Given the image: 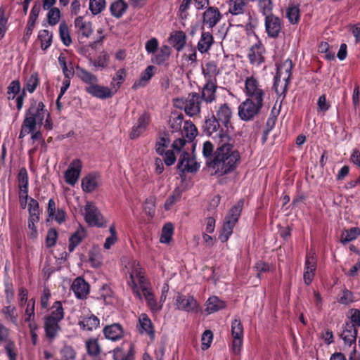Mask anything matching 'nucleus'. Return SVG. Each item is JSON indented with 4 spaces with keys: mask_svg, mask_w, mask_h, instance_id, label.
<instances>
[{
    "mask_svg": "<svg viewBox=\"0 0 360 360\" xmlns=\"http://www.w3.org/2000/svg\"><path fill=\"white\" fill-rule=\"evenodd\" d=\"M124 273L128 285L133 293L139 300L145 299L148 307L153 313H158L162 309L163 303L158 302L151 289L150 283L138 261L134 259L124 258Z\"/></svg>",
    "mask_w": 360,
    "mask_h": 360,
    "instance_id": "f257e3e1",
    "label": "nucleus"
},
{
    "mask_svg": "<svg viewBox=\"0 0 360 360\" xmlns=\"http://www.w3.org/2000/svg\"><path fill=\"white\" fill-rule=\"evenodd\" d=\"M124 273L128 285L133 293L139 300L145 299L148 307L153 313H158L162 309L163 303L158 302L151 289L150 283L138 261L134 259L124 258Z\"/></svg>",
    "mask_w": 360,
    "mask_h": 360,
    "instance_id": "f03ea898",
    "label": "nucleus"
},
{
    "mask_svg": "<svg viewBox=\"0 0 360 360\" xmlns=\"http://www.w3.org/2000/svg\"><path fill=\"white\" fill-rule=\"evenodd\" d=\"M213 138L217 148L210 166L214 169L215 174L221 176L235 169L240 160V154L230 143L231 138L226 132L220 131Z\"/></svg>",
    "mask_w": 360,
    "mask_h": 360,
    "instance_id": "7ed1b4c3",
    "label": "nucleus"
},
{
    "mask_svg": "<svg viewBox=\"0 0 360 360\" xmlns=\"http://www.w3.org/2000/svg\"><path fill=\"white\" fill-rule=\"evenodd\" d=\"M41 125H44L46 130L52 129L53 123L50 114L43 102L32 100L29 108L25 112L19 138L22 139Z\"/></svg>",
    "mask_w": 360,
    "mask_h": 360,
    "instance_id": "20e7f679",
    "label": "nucleus"
},
{
    "mask_svg": "<svg viewBox=\"0 0 360 360\" xmlns=\"http://www.w3.org/2000/svg\"><path fill=\"white\" fill-rule=\"evenodd\" d=\"M76 76L85 84V91L94 97L100 99L111 98L114 92L108 86L98 84L96 75L80 67L75 68Z\"/></svg>",
    "mask_w": 360,
    "mask_h": 360,
    "instance_id": "39448f33",
    "label": "nucleus"
},
{
    "mask_svg": "<svg viewBox=\"0 0 360 360\" xmlns=\"http://www.w3.org/2000/svg\"><path fill=\"white\" fill-rule=\"evenodd\" d=\"M243 91L248 99L264 103L266 98L267 89L253 75L245 78Z\"/></svg>",
    "mask_w": 360,
    "mask_h": 360,
    "instance_id": "423d86ee",
    "label": "nucleus"
},
{
    "mask_svg": "<svg viewBox=\"0 0 360 360\" xmlns=\"http://www.w3.org/2000/svg\"><path fill=\"white\" fill-rule=\"evenodd\" d=\"M243 206V200H240L230 210L228 215L226 217L221 232L219 236L222 242H226L233 233V229L237 223L240 215Z\"/></svg>",
    "mask_w": 360,
    "mask_h": 360,
    "instance_id": "0eeeda50",
    "label": "nucleus"
},
{
    "mask_svg": "<svg viewBox=\"0 0 360 360\" xmlns=\"http://www.w3.org/2000/svg\"><path fill=\"white\" fill-rule=\"evenodd\" d=\"M264 103L246 98L238 108L239 117L243 121L252 120L261 111Z\"/></svg>",
    "mask_w": 360,
    "mask_h": 360,
    "instance_id": "6e6552de",
    "label": "nucleus"
},
{
    "mask_svg": "<svg viewBox=\"0 0 360 360\" xmlns=\"http://www.w3.org/2000/svg\"><path fill=\"white\" fill-rule=\"evenodd\" d=\"M174 105L177 108H183L190 117L196 115L200 112V96L197 93L188 94L186 99L174 100Z\"/></svg>",
    "mask_w": 360,
    "mask_h": 360,
    "instance_id": "1a4fd4ad",
    "label": "nucleus"
},
{
    "mask_svg": "<svg viewBox=\"0 0 360 360\" xmlns=\"http://www.w3.org/2000/svg\"><path fill=\"white\" fill-rule=\"evenodd\" d=\"M84 219L90 226L102 228L107 224V220L92 202H87L84 206Z\"/></svg>",
    "mask_w": 360,
    "mask_h": 360,
    "instance_id": "9d476101",
    "label": "nucleus"
},
{
    "mask_svg": "<svg viewBox=\"0 0 360 360\" xmlns=\"http://www.w3.org/2000/svg\"><path fill=\"white\" fill-rule=\"evenodd\" d=\"M28 229L30 230L29 237L31 238H36L38 236L37 229L35 226L39 221V202L34 198H30L28 203Z\"/></svg>",
    "mask_w": 360,
    "mask_h": 360,
    "instance_id": "9b49d317",
    "label": "nucleus"
},
{
    "mask_svg": "<svg viewBox=\"0 0 360 360\" xmlns=\"http://www.w3.org/2000/svg\"><path fill=\"white\" fill-rule=\"evenodd\" d=\"M292 68V60L286 59L281 65L277 66V73L275 77L274 89L277 94H279L278 83L283 82L284 84L283 91L286 89L288 83L291 76Z\"/></svg>",
    "mask_w": 360,
    "mask_h": 360,
    "instance_id": "f8f14e48",
    "label": "nucleus"
},
{
    "mask_svg": "<svg viewBox=\"0 0 360 360\" xmlns=\"http://www.w3.org/2000/svg\"><path fill=\"white\" fill-rule=\"evenodd\" d=\"M231 335L233 352L235 354H238L241 351L243 338V328L240 319H236L232 321Z\"/></svg>",
    "mask_w": 360,
    "mask_h": 360,
    "instance_id": "ddd939ff",
    "label": "nucleus"
},
{
    "mask_svg": "<svg viewBox=\"0 0 360 360\" xmlns=\"http://www.w3.org/2000/svg\"><path fill=\"white\" fill-rule=\"evenodd\" d=\"M82 169V162L79 159H74L64 173L65 182L74 186L78 181Z\"/></svg>",
    "mask_w": 360,
    "mask_h": 360,
    "instance_id": "4468645a",
    "label": "nucleus"
},
{
    "mask_svg": "<svg viewBox=\"0 0 360 360\" xmlns=\"http://www.w3.org/2000/svg\"><path fill=\"white\" fill-rule=\"evenodd\" d=\"M316 269V258L315 253L310 252L306 256L303 278L304 283L309 285L311 283Z\"/></svg>",
    "mask_w": 360,
    "mask_h": 360,
    "instance_id": "2eb2a0df",
    "label": "nucleus"
},
{
    "mask_svg": "<svg viewBox=\"0 0 360 360\" xmlns=\"http://www.w3.org/2000/svg\"><path fill=\"white\" fill-rule=\"evenodd\" d=\"M175 304L179 310L188 312L195 311L199 307L196 300L193 296H185L181 294L176 295Z\"/></svg>",
    "mask_w": 360,
    "mask_h": 360,
    "instance_id": "dca6fc26",
    "label": "nucleus"
},
{
    "mask_svg": "<svg viewBox=\"0 0 360 360\" xmlns=\"http://www.w3.org/2000/svg\"><path fill=\"white\" fill-rule=\"evenodd\" d=\"M200 167V165L196 162L188 152H183L179 160L178 168L183 172H195Z\"/></svg>",
    "mask_w": 360,
    "mask_h": 360,
    "instance_id": "f3484780",
    "label": "nucleus"
},
{
    "mask_svg": "<svg viewBox=\"0 0 360 360\" xmlns=\"http://www.w3.org/2000/svg\"><path fill=\"white\" fill-rule=\"evenodd\" d=\"M247 0H229L227 2L228 11L226 15L230 14L231 18L229 19L233 21L236 16L244 15L247 11Z\"/></svg>",
    "mask_w": 360,
    "mask_h": 360,
    "instance_id": "a211bd4d",
    "label": "nucleus"
},
{
    "mask_svg": "<svg viewBox=\"0 0 360 360\" xmlns=\"http://www.w3.org/2000/svg\"><path fill=\"white\" fill-rule=\"evenodd\" d=\"M264 47L260 42L252 46L248 53L250 63L257 66L261 65L264 62Z\"/></svg>",
    "mask_w": 360,
    "mask_h": 360,
    "instance_id": "6ab92c4d",
    "label": "nucleus"
},
{
    "mask_svg": "<svg viewBox=\"0 0 360 360\" xmlns=\"http://www.w3.org/2000/svg\"><path fill=\"white\" fill-rule=\"evenodd\" d=\"M71 290L77 298L84 299L89 293V285L82 277H77L73 281Z\"/></svg>",
    "mask_w": 360,
    "mask_h": 360,
    "instance_id": "aec40b11",
    "label": "nucleus"
},
{
    "mask_svg": "<svg viewBox=\"0 0 360 360\" xmlns=\"http://www.w3.org/2000/svg\"><path fill=\"white\" fill-rule=\"evenodd\" d=\"M265 27L269 37H276L281 30L280 19L274 15H267L265 18Z\"/></svg>",
    "mask_w": 360,
    "mask_h": 360,
    "instance_id": "412c9836",
    "label": "nucleus"
},
{
    "mask_svg": "<svg viewBox=\"0 0 360 360\" xmlns=\"http://www.w3.org/2000/svg\"><path fill=\"white\" fill-rule=\"evenodd\" d=\"M221 18V15L218 8L209 7L203 13L202 22L209 28H212L220 21Z\"/></svg>",
    "mask_w": 360,
    "mask_h": 360,
    "instance_id": "4be33fe9",
    "label": "nucleus"
},
{
    "mask_svg": "<svg viewBox=\"0 0 360 360\" xmlns=\"http://www.w3.org/2000/svg\"><path fill=\"white\" fill-rule=\"evenodd\" d=\"M357 333L356 328H355L353 324L346 322L342 326V331L340 337L346 345L351 346L352 344L355 343Z\"/></svg>",
    "mask_w": 360,
    "mask_h": 360,
    "instance_id": "5701e85b",
    "label": "nucleus"
},
{
    "mask_svg": "<svg viewBox=\"0 0 360 360\" xmlns=\"http://www.w3.org/2000/svg\"><path fill=\"white\" fill-rule=\"evenodd\" d=\"M74 25L78 33L83 37L88 38L93 32L91 22L85 20L82 16L77 17L74 21Z\"/></svg>",
    "mask_w": 360,
    "mask_h": 360,
    "instance_id": "b1692460",
    "label": "nucleus"
},
{
    "mask_svg": "<svg viewBox=\"0 0 360 360\" xmlns=\"http://www.w3.org/2000/svg\"><path fill=\"white\" fill-rule=\"evenodd\" d=\"M105 337L112 341H117L120 340L124 335V330L121 325L114 323L107 326L103 329Z\"/></svg>",
    "mask_w": 360,
    "mask_h": 360,
    "instance_id": "393cba45",
    "label": "nucleus"
},
{
    "mask_svg": "<svg viewBox=\"0 0 360 360\" xmlns=\"http://www.w3.org/2000/svg\"><path fill=\"white\" fill-rule=\"evenodd\" d=\"M168 40L177 51H181L185 47L186 35L183 31H174L170 34Z\"/></svg>",
    "mask_w": 360,
    "mask_h": 360,
    "instance_id": "a878e982",
    "label": "nucleus"
},
{
    "mask_svg": "<svg viewBox=\"0 0 360 360\" xmlns=\"http://www.w3.org/2000/svg\"><path fill=\"white\" fill-rule=\"evenodd\" d=\"M139 322L140 333L148 334L150 338L153 340L155 339V331L152 321L148 315L146 314H141L139 316Z\"/></svg>",
    "mask_w": 360,
    "mask_h": 360,
    "instance_id": "bb28decb",
    "label": "nucleus"
},
{
    "mask_svg": "<svg viewBox=\"0 0 360 360\" xmlns=\"http://www.w3.org/2000/svg\"><path fill=\"white\" fill-rule=\"evenodd\" d=\"M47 212L49 218L59 224L65 221V212L62 209H56V202L52 198L49 200Z\"/></svg>",
    "mask_w": 360,
    "mask_h": 360,
    "instance_id": "cd10ccee",
    "label": "nucleus"
},
{
    "mask_svg": "<svg viewBox=\"0 0 360 360\" xmlns=\"http://www.w3.org/2000/svg\"><path fill=\"white\" fill-rule=\"evenodd\" d=\"M202 74L206 79V82H216V77L219 73L217 65L214 61H209L202 68Z\"/></svg>",
    "mask_w": 360,
    "mask_h": 360,
    "instance_id": "c85d7f7f",
    "label": "nucleus"
},
{
    "mask_svg": "<svg viewBox=\"0 0 360 360\" xmlns=\"http://www.w3.org/2000/svg\"><path fill=\"white\" fill-rule=\"evenodd\" d=\"M155 69V68L153 65H148L141 74L140 78L134 82L132 88L137 89L147 85L154 75Z\"/></svg>",
    "mask_w": 360,
    "mask_h": 360,
    "instance_id": "c756f323",
    "label": "nucleus"
},
{
    "mask_svg": "<svg viewBox=\"0 0 360 360\" xmlns=\"http://www.w3.org/2000/svg\"><path fill=\"white\" fill-rule=\"evenodd\" d=\"M214 43V38L209 32H202L200 40L198 42L197 48L199 52L205 53L209 51Z\"/></svg>",
    "mask_w": 360,
    "mask_h": 360,
    "instance_id": "7c9ffc66",
    "label": "nucleus"
},
{
    "mask_svg": "<svg viewBox=\"0 0 360 360\" xmlns=\"http://www.w3.org/2000/svg\"><path fill=\"white\" fill-rule=\"evenodd\" d=\"M99 176L96 174H89L82 180V188L85 192H92L99 185Z\"/></svg>",
    "mask_w": 360,
    "mask_h": 360,
    "instance_id": "2f4dec72",
    "label": "nucleus"
},
{
    "mask_svg": "<svg viewBox=\"0 0 360 360\" xmlns=\"http://www.w3.org/2000/svg\"><path fill=\"white\" fill-rule=\"evenodd\" d=\"M221 124L226 126L232 117V111L230 107L226 104L220 105L216 110L214 116Z\"/></svg>",
    "mask_w": 360,
    "mask_h": 360,
    "instance_id": "473e14b6",
    "label": "nucleus"
},
{
    "mask_svg": "<svg viewBox=\"0 0 360 360\" xmlns=\"http://www.w3.org/2000/svg\"><path fill=\"white\" fill-rule=\"evenodd\" d=\"M217 82H206L202 89V98L206 103H212L216 98Z\"/></svg>",
    "mask_w": 360,
    "mask_h": 360,
    "instance_id": "72a5a7b5",
    "label": "nucleus"
},
{
    "mask_svg": "<svg viewBox=\"0 0 360 360\" xmlns=\"http://www.w3.org/2000/svg\"><path fill=\"white\" fill-rule=\"evenodd\" d=\"M205 311L208 314H212L220 309H224L225 302L217 296L210 297L205 303Z\"/></svg>",
    "mask_w": 360,
    "mask_h": 360,
    "instance_id": "f704fd0d",
    "label": "nucleus"
},
{
    "mask_svg": "<svg viewBox=\"0 0 360 360\" xmlns=\"http://www.w3.org/2000/svg\"><path fill=\"white\" fill-rule=\"evenodd\" d=\"M60 321H57L53 319L44 317V329L46 335L49 338H53L56 336L57 333L60 330L59 323Z\"/></svg>",
    "mask_w": 360,
    "mask_h": 360,
    "instance_id": "c9c22d12",
    "label": "nucleus"
},
{
    "mask_svg": "<svg viewBox=\"0 0 360 360\" xmlns=\"http://www.w3.org/2000/svg\"><path fill=\"white\" fill-rule=\"evenodd\" d=\"M148 117L146 114H143L139 118L137 123L133 127L130 136L131 139H136L143 133L148 124Z\"/></svg>",
    "mask_w": 360,
    "mask_h": 360,
    "instance_id": "e433bc0d",
    "label": "nucleus"
},
{
    "mask_svg": "<svg viewBox=\"0 0 360 360\" xmlns=\"http://www.w3.org/2000/svg\"><path fill=\"white\" fill-rule=\"evenodd\" d=\"M100 321L94 314L83 317L79 321L80 327L86 330H93L99 326Z\"/></svg>",
    "mask_w": 360,
    "mask_h": 360,
    "instance_id": "4c0bfd02",
    "label": "nucleus"
},
{
    "mask_svg": "<svg viewBox=\"0 0 360 360\" xmlns=\"http://www.w3.org/2000/svg\"><path fill=\"white\" fill-rule=\"evenodd\" d=\"M86 232L84 227H79L77 231L70 236L69 239V250L72 252L75 248L82 242L86 237Z\"/></svg>",
    "mask_w": 360,
    "mask_h": 360,
    "instance_id": "58836bf2",
    "label": "nucleus"
},
{
    "mask_svg": "<svg viewBox=\"0 0 360 360\" xmlns=\"http://www.w3.org/2000/svg\"><path fill=\"white\" fill-rule=\"evenodd\" d=\"M170 56V48L167 45H163L161 48L155 52L152 57V62L153 63L161 65L165 63Z\"/></svg>",
    "mask_w": 360,
    "mask_h": 360,
    "instance_id": "ea45409f",
    "label": "nucleus"
},
{
    "mask_svg": "<svg viewBox=\"0 0 360 360\" xmlns=\"http://www.w3.org/2000/svg\"><path fill=\"white\" fill-rule=\"evenodd\" d=\"M182 190L176 187L165 200L164 208L166 210H170L173 206L177 203L181 198Z\"/></svg>",
    "mask_w": 360,
    "mask_h": 360,
    "instance_id": "a19ab883",
    "label": "nucleus"
},
{
    "mask_svg": "<svg viewBox=\"0 0 360 360\" xmlns=\"http://www.w3.org/2000/svg\"><path fill=\"white\" fill-rule=\"evenodd\" d=\"M127 8V5L123 0H116L110 5V11L114 17L119 18L125 13Z\"/></svg>",
    "mask_w": 360,
    "mask_h": 360,
    "instance_id": "79ce46f5",
    "label": "nucleus"
},
{
    "mask_svg": "<svg viewBox=\"0 0 360 360\" xmlns=\"http://www.w3.org/2000/svg\"><path fill=\"white\" fill-rule=\"evenodd\" d=\"M108 231L110 233V236L105 238L103 243V248L105 250H110L118 241V235L115 223L110 224Z\"/></svg>",
    "mask_w": 360,
    "mask_h": 360,
    "instance_id": "37998d69",
    "label": "nucleus"
},
{
    "mask_svg": "<svg viewBox=\"0 0 360 360\" xmlns=\"http://www.w3.org/2000/svg\"><path fill=\"white\" fill-rule=\"evenodd\" d=\"M110 56L106 52L101 53L96 59L91 60L90 63L97 70H103L108 67Z\"/></svg>",
    "mask_w": 360,
    "mask_h": 360,
    "instance_id": "c03bdc74",
    "label": "nucleus"
},
{
    "mask_svg": "<svg viewBox=\"0 0 360 360\" xmlns=\"http://www.w3.org/2000/svg\"><path fill=\"white\" fill-rule=\"evenodd\" d=\"M45 317L53 319L57 321H61L64 317V310L62 303L59 301L55 302L51 307V312Z\"/></svg>",
    "mask_w": 360,
    "mask_h": 360,
    "instance_id": "a18cd8bd",
    "label": "nucleus"
},
{
    "mask_svg": "<svg viewBox=\"0 0 360 360\" xmlns=\"http://www.w3.org/2000/svg\"><path fill=\"white\" fill-rule=\"evenodd\" d=\"M52 34L47 30H42L39 32L38 39L41 42L42 50H46L52 43Z\"/></svg>",
    "mask_w": 360,
    "mask_h": 360,
    "instance_id": "49530a36",
    "label": "nucleus"
},
{
    "mask_svg": "<svg viewBox=\"0 0 360 360\" xmlns=\"http://www.w3.org/2000/svg\"><path fill=\"white\" fill-rule=\"evenodd\" d=\"M219 122H220L214 116L207 119L205 121V129L207 133L210 136L213 135L214 133H216L214 136L219 134L220 131L219 132H217V131L219 128ZM221 131H223L221 130Z\"/></svg>",
    "mask_w": 360,
    "mask_h": 360,
    "instance_id": "de8ad7c7",
    "label": "nucleus"
},
{
    "mask_svg": "<svg viewBox=\"0 0 360 360\" xmlns=\"http://www.w3.org/2000/svg\"><path fill=\"white\" fill-rule=\"evenodd\" d=\"M360 234V229L357 227L351 228L349 230L344 231L340 237L342 243L346 244L357 238Z\"/></svg>",
    "mask_w": 360,
    "mask_h": 360,
    "instance_id": "09e8293b",
    "label": "nucleus"
},
{
    "mask_svg": "<svg viewBox=\"0 0 360 360\" xmlns=\"http://www.w3.org/2000/svg\"><path fill=\"white\" fill-rule=\"evenodd\" d=\"M105 6V0H89V9L94 15L101 13Z\"/></svg>",
    "mask_w": 360,
    "mask_h": 360,
    "instance_id": "8fccbe9b",
    "label": "nucleus"
},
{
    "mask_svg": "<svg viewBox=\"0 0 360 360\" xmlns=\"http://www.w3.org/2000/svg\"><path fill=\"white\" fill-rule=\"evenodd\" d=\"M183 121V115L174 112L169 117V125L173 131H179L181 129Z\"/></svg>",
    "mask_w": 360,
    "mask_h": 360,
    "instance_id": "3c124183",
    "label": "nucleus"
},
{
    "mask_svg": "<svg viewBox=\"0 0 360 360\" xmlns=\"http://www.w3.org/2000/svg\"><path fill=\"white\" fill-rule=\"evenodd\" d=\"M59 35L65 46H68L72 43L69 29L65 22H61L59 25Z\"/></svg>",
    "mask_w": 360,
    "mask_h": 360,
    "instance_id": "603ef678",
    "label": "nucleus"
},
{
    "mask_svg": "<svg viewBox=\"0 0 360 360\" xmlns=\"http://www.w3.org/2000/svg\"><path fill=\"white\" fill-rule=\"evenodd\" d=\"M183 131L184 134L191 141H192L198 134L197 128L191 121L184 122Z\"/></svg>",
    "mask_w": 360,
    "mask_h": 360,
    "instance_id": "864d4df0",
    "label": "nucleus"
},
{
    "mask_svg": "<svg viewBox=\"0 0 360 360\" xmlns=\"http://www.w3.org/2000/svg\"><path fill=\"white\" fill-rule=\"evenodd\" d=\"M126 77L127 71L125 69L121 68L116 72L111 83L112 88L115 89V92H116L118 89H120L121 84L125 80Z\"/></svg>",
    "mask_w": 360,
    "mask_h": 360,
    "instance_id": "5fc2aeb1",
    "label": "nucleus"
},
{
    "mask_svg": "<svg viewBox=\"0 0 360 360\" xmlns=\"http://www.w3.org/2000/svg\"><path fill=\"white\" fill-rule=\"evenodd\" d=\"M173 230L174 228L171 223L166 224L162 229V233L160 238V243L165 244L169 243L172 240Z\"/></svg>",
    "mask_w": 360,
    "mask_h": 360,
    "instance_id": "6e6d98bb",
    "label": "nucleus"
},
{
    "mask_svg": "<svg viewBox=\"0 0 360 360\" xmlns=\"http://www.w3.org/2000/svg\"><path fill=\"white\" fill-rule=\"evenodd\" d=\"M20 92V84L18 80L12 81L7 88V98L8 100L16 98Z\"/></svg>",
    "mask_w": 360,
    "mask_h": 360,
    "instance_id": "4d7b16f0",
    "label": "nucleus"
},
{
    "mask_svg": "<svg viewBox=\"0 0 360 360\" xmlns=\"http://www.w3.org/2000/svg\"><path fill=\"white\" fill-rule=\"evenodd\" d=\"M354 301L353 293L344 288L338 296V302L344 305H348Z\"/></svg>",
    "mask_w": 360,
    "mask_h": 360,
    "instance_id": "13d9d810",
    "label": "nucleus"
},
{
    "mask_svg": "<svg viewBox=\"0 0 360 360\" xmlns=\"http://www.w3.org/2000/svg\"><path fill=\"white\" fill-rule=\"evenodd\" d=\"M2 313L5 315L7 320L14 323L18 324V314L16 308L12 306H6L2 309Z\"/></svg>",
    "mask_w": 360,
    "mask_h": 360,
    "instance_id": "bf43d9fd",
    "label": "nucleus"
},
{
    "mask_svg": "<svg viewBox=\"0 0 360 360\" xmlns=\"http://www.w3.org/2000/svg\"><path fill=\"white\" fill-rule=\"evenodd\" d=\"M39 84V75L37 72L32 73L30 77L27 79L25 85V89L32 94L33 93Z\"/></svg>",
    "mask_w": 360,
    "mask_h": 360,
    "instance_id": "052dcab7",
    "label": "nucleus"
},
{
    "mask_svg": "<svg viewBox=\"0 0 360 360\" xmlns=\"http://www.w3.org/2000/svg\"><path fill=\"white\" fill-rule=\"evenodd\" d=\"M286 17L292 24L298 22L300 19V9L297 6H290L286 11Z\"/></svg>",
    "mask_w": 360,
    "mask_h": 360,
    "instance_id": "680f3d73",
    "label": "nucleus"
},
{
    "mask_svg": "<svg viewBox=\"0 0 360 360\" xmlns=\"http://www.w3.org/2000/svg\"><path fill=\"white\" fill-rule=\"evenodd\" d=\"M47 19L48 23L51 25H56L58 23L60 19V11L58 8L53 7L51 9L47 10Z\"/></svg>",
    "mask_w": 360,
    "mask_h": 360,
    "instance_id": "e2e57ef3",
    "label": "nucleus"
},
{
    "mask_svg": "<svg viewBox=\"0 0 360 360\" xmlns=\"http://www.w3.org/2000/svg\"><path fill=\"white\" fill-rule=\"evenodd\" d=\"M18 190H28L29 179L26 169H20L18 173Z\"/></svg>",
    "mask_w": 360,
    "mask_h": 360,
    "instance_id": "0e129e2a",
    "label": "nucleus"
},
{
    "mask_svg": "<svg viewBox=\"0 0 360 360\" xmlns=\"http://www.w3.org/2000/svg\"><path fill=\"white\" fill-rule=\"evenodd\" d=\"M86 347L89 355L96 356L100 352V347L96 339H89L86 342Z\"/></svg>",
    "mask_w": 360,
    "mask_h": 360,
    "instance_id": "69168bd1",
    "label": "nucleus"
},
{
    "mask_svg": "<svg viewBox=\"0 0 360 360\" xmlns=\"http://www.w3.org/2000/svg\"><path fill=\"white\" fill-rule=\"evenodd\" d=\"M114 360H133L132 349L130 348L128 354L124 355L122 349L117 347L113 350Z\"/></svg>",
    "mask_w": 360,
    "mask_h": 360,
    "instance_id": "338daca9",
    "label": "nucleus"
},
{
    "mask_svg": "<svg viewBox=\"0 0 360 360\" xmlns=\"http://www.w3.org/2000/svg\"><path fill=\"white\" fill-rule=\"evenodd\" d=\"M62 360H75L76 352L75 349L65 345L60 351Z\"/></svg>",
    "mask_w": 360,
    "mask_h": 360,
    "instance_id": "774afa93",
    "label": "nucleus"
}]
</instances>
